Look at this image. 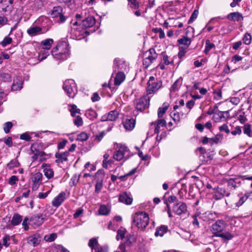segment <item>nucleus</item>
<instances>
[{"label":"nucleus","mask_w":252,"mask_h":252,"mask_svg":"<svg viewBox=\"0 0 252 252\" xmlns=\"http://www.w3.org/2000/svg\"><path fill=\"white\" fill-rule=\"evenodd\" d=\"M226 226V224L222 220H218L212 224L211 231L214 235L222 238L224 240H230L233 235L228 232H223Z\"/></svg>","instance_id":"obj_1"},{"label":"nucleus","mask_w":252,"mask_h":252,"mask_svg":"<svg viewBox=\"0 0 252 252\" xmlns=\"http://www.w3.org/2000/svg\"><path fill=\"white\" fill-rule=\"evenodd\" d=\"M66 42L59 43L51 51L52 56L57 60H65L69 57V50Z\"/></svg>","instance_id":"obj_2"},{"label":"nucleus","mask_w":252,"mask_h":252,"mask_svg":"<svg viewBox=\"0 0 252 252\" xmlns=\"http://www.w3.org/2000/svg\"><path fill=\"white\" fill-rule=\"evenodd\" d=\"M149 218L148 214L139 212L133 216V222L138 228L143 229L149 224Z\"/></svg>","instance_id":"obj_3"},{"label":"nucleus","mask_w":252,"mask_h":252,"mask_svg":"<svg viewBox=\"0 0 252 252\" xmlns=\"http://www.w3.org/2000/svg\"><path fill=\"white\" fill-rule=\"evenodd\" d=\"M161 80L156 79L154 76H151L148 82L147 92L148 94L155 93L162 86Z\"/></svg>","instance_id":"obj_4"},{"label":"nucleus","mask_w":252,"mask_h":252,"mask_svg":"<svg viewBox=\"0 0 252 252\" xmlns=\"http://www.w3.org/2000/svg\"><path fill=\"white\" fill-rule=\"evenodd\" d=\"M63 89L70 97H73L77 93L76 84L74 81L72 79L65 81L63 83Z\"/></svg>","instance_id":"obj_5"},{"label":"nucleus","mask_w":252,"mask_h":252,"mask_svg":"<svg viewBox=\"0 0 252 252\" xmlns=\"http://www.w3.org/2000/svg\"><path fill=\"white\" fill-rule=\"evenodd\" d=\"M143 61V64L145 68H148L149 65L155 61L158 58V54L153 48L150 49L147 51Z\"/></svg>","instance_id":"obj_6"},{"label":"nucleus","mask_w":252,"mask_h":252,"mask_svg":"<svg viewBox=\"0 0 252 252\" xmlns=\"http://www.w3.org/2000/svg\"><path fill=\"white\" fill-rule=\"evenodd\" d=\"M51 16L53 18H59L57 22L62 23L65 22L66 18L63 13V8L61 6L54 7L51 12Z\"/></svg>","instance_id":"obj_7"},{"label":"nucleus","mask_w":252,"mask_h":252,"mask_svg":"<svg viewBox=\"0 0 252 252\" xmlns=\"http://www.w3.org/2000/svg\"><path fill=\"white\" fill-rule=\"evenodd\" d=\"M129 153V150L127 147L124 145H121L119 150L114 152L113 154V158L118 161L126 158V157Z\"/></svg>","instance_id":"obj_8"},{"label":"nucleus","mask_w":252,"mask_h":252,"mask_svg":"<svg viewBox=\"0 0 252 252\" xmlns=\"http://www.w3.org/2000/svg\"><path fill=\"white\" fill-rule=\"evenodd\" d=\"M150 97L144 95L136 100V108L140 111L144 110L149 107Z\"/></svg>","instance_id":"obj_9"},{"label":"nucleus","mask_w":252,"mask_h":252,"mask_svg":"<svg viewBox=\"0 0 252 252\" xmlns=\"http://www.w3.org/2000/svg\"><path fill=\"white\" fill-rule=\"evenodd\" d=\"M230 117L229 111H217L214 113L212 120L216 123L225 121Z\"/></svg>","instance_id":"obj_10"},{"label":"nucleus","mask_w":252,"mask_h":252,"mask_svg":"<svg viewBox=\"0 0 252 252\" xmlns=\"http://www.w3.org/2000/svg\"><path fill=\"white\" fill-rule=\"evenodd\" d=\"M173 211L178 215L185 214L187 211V205L185 203L182 202L177 203L173 206Z\"/></svg>","instance_id":"obj_11"},{"label":"nucleus","mask_w":252,"mask_h":252,"mask_svg":"<svg viewBox=\"0 0 252 252\" xmlns=\"http://www.w3.org/2000/svg\"><path fill=\"white\" fill-rule=\"evenodd\" d=\"M242 180L239 178H230L227 180L228 189L231 190H235L241 186Z\"/></svg>","instance_id":"obj_12"},{"label":"nucleus","mask_w":252,"mask_h":252,"mask_svg":"<svg viewBox=\"0 0 252 252\" xmlns=\"http://www.w3.org/2000/svg\"><path fill=\"white\" fill-rule=\"evenodd\" d=\"M42 175L41 173L37 172L34 174L32 177L33 182L32 189L36 190L38 189L39 185L42 183Z\"/></svg>","instance_id":"obj_13"},{"label":"nucleus","mask_w":252,"mask_h":252,"mask_svg":"<svg viewBox=\"0 0 252 252\" xmlns=\"http://www.w3.org/2000/svg\"><path fill=\"white\" fill-rule=\"evenodd\" d=\"M65 195L66 194L64 192H61L54 198L52 202V205L56 207H59L65 200Z\"/></svg>","instance_id":"obj_14"},{"label":"nucleus","mask_w":252,"mask_h":252,"mask_svg":"<svg viewBox=\"0 0 252 252\" xmlns=\"http://www.w3.org/2000/svg\"><path fill=\"white\" fill-rule=\"evenodd\" d=\"M118 116L119 113L117 111H111L108 114L103 115L101 117V120L102 121H113L117 119V118L118 117Z\"/></svg>","instance_id":"obj_15"},{"label":"nucleus","mask_w":252,"mask_h":252,"mask_svg":"<svg viewBox=\"0 0 252 252\" xmlns=\"http://www.w3.org/2000/svg\"><path fill=\"white\" fill-rule=\"evenodd\" d=\"M227 19L233 22H239L243 20V16L238 12H232L226 16Z\"/></svg>","instance_id":"obj_16"},{"label":"nucleus","mask_w":252,"mask_h":252,"mask_svg":"<svg viewBox=\"0 0 252 252\" xmlns=\"http://www.w3.org/2000/svg\"><path fill=\"white\" fill-rule=\"evenodd\" d=\"M23 80L21 77H16L13 80V83L11 86L12 91H19L23 88Z\"/></svg>","instance_id":"obj_17"},{"label":"nucleus","mask_w":252,"mask_h":252,"mask_svg":"<svg viewBox=\"0 0 252 252\" xmlns=\"http://www.w3.org/2000/svg\"><path fill=\"white\" fill-rule=\"evenodd\" d=\"M41 241V237L39 234H34L29 236L28 238V243L29 245L35 247L38 245Z\"/></svg>","instance_id":"obj_18"},{"label":"nucleus","mask_w":252,"mask_h":252,"mask_svg":"<svg viewBox=\"0 0 252 252\" xmlns=\"http://www.w3.org/2000/svg\"><path fill=\"white\" fill-rule=\"evenodd\" d=\"M155 132L158 133L166 126V122L164 119H159L155 123Z\"/></svg>","instance_id":"obj_19"},{"label":"nucleus","mask_w":252,"mask_h":252,"mask_svg":"<svg viewBox=\"0 0 252 252\" xmlns=\"http://www.w3.org/2000/svg\"><path fill=\"white\" fill-rule=\"evenodd\" d=\"M69 154V152H65L63 153H57L55 154V157L57 158L56 162L57 163H63L64 161H67V158Z\"/></svg>","instance_id":"obj_20"},{"label":"nucleus","mask_w":252,"mask_h":252,"mask_svg":"<svg viewBox=\"0 0 252 252\" xmlns=\"http://www.w3.org/2000/svg\"><path fill=\"white\" fill-rule=\"evenodd\" d=\"M95 23V19L93 16H89L85 18L82 22V25L83 28H88L92 27Z\"/></svg>","instance_id":"obj_21"},{"label":"nucleus","mask_w":252,"mask_h":252,"mask_svg":"<svg viewBox=\"0 0 252 252\" xmlns=\"http://www.w3.org/2000/svg\"><path fill=\"white\" fill-rule=\"evenodd\" d=\"M44 220V218L42 215H36L33 216L30 221L33 224L39 226L43 223Z\"/></svg>","instance_id":"obj_22"},{"label":"nucleus","mask_w":252,"mask_h":252,"mask_svg":"<svg viewBox=\"0 0 252 252\" xmlns=\"http://www.w3.org/2000/svg\"><path fill=\"white\" fill-rule=\"evenodd\" d=\"M119 200L120 202L127 205L131 204L132 202V198L126 192H123L121 194L119 195Z\"/></svg>","instance_id":"obj_23"},{"label":"nucleus","mask_w":252,"mask_h":252,"mask_svg":"<svg viewBox=\"0 0 252 252\" xmlns=\"http://www.w3.org/2000/svg\"><path fill=\"white\" fill-rule=\"evenodd\" d=\"M42 28L38 26L31 27L27 30L28 34L31 36H34L42 33Z\"/></svg>","instance_id":"obj_24"},{"label":"nucleus","mask_w":252,"mask_h":252,"mask_svg":"<svg viewBox=\"0 0 252 252\" xmlns=\"http://www.w3.org/2000/svg\"><path fill=\"white\" fill-rule=\"evenodd\" d=\"M123 124L125 128L127 130H131L135 126V121L133 119H126Z\"/></svg>","instance_id":"obj_25"},{"label":"nucleus","mask_w":252,"mask_h":252,"mask_svg":"<svg viewBox=\"0 0 252 252\" xmlns=\"http://www.w3.org/2000/svg\"><path fill=\"white\" fill-rule=\"evenodd\" d=\"M168 230V227L166 225H162L159 227H158L155 233L156 237H162Z\"/></svg>","instance_id":"obj_26"},{"label":"nucleus","mask_w":252,"mask_h":252,"mask_svg":"<svg viewBox=\"0 0 252 252\" xmlns=\"http://www.w3.org/2000/svg\"><path fill=\"white\" fill-rule=\"evenodd\" d=\"M216 214L208 211L203 214L201 216L202 219L206 221H209L214 220L216 218Z\"/></svg>","instance_id":"obj_27"},{"label":"nucleus","mask_w":252,"mask_h":252,"mask_svg":"<svg viewBox=\"0 0 252 252\" xmlns=\"http://www.w3.org/2000/svg\"><path fill=\"white\" fill-rule=\"evenodd\" d=\"M177 42L179 44L184 45V48H188L190 45L191 40L190 38L187 36H183L182 38L179 39Z\"/></svg>","instance_id":"obj_28"},{"label":"nucleus","mask_w":252,"mask_h":252,"mask_svg":"<svg viewBox=\"0 0 252 252\" xmlns=\"http://www.w3.org/2000/svg\"><path fill=\"white\" fill-rule=\"evenodd\" d=\"M11 74L3 71H0V81L3 82H10L11 81Z\"/></svg>","instance_id":"obj_29"},{"label":"nucleus","mask_w":252,"mask_h":252,"mask_svg":"<svg viewBox=\"0 0 252 252\" xmlns=\"http://www.w3.org/2000/svg\"><path fill=\"white\" fill-rule=\"evenodd\" d=\"M53 43V40L48 38L41 41V46L43 50H49Z\"/></svg>","instance_id":"obj_30"},{"label":"nucleus","mask_w":252,"mask_h":252,"mask_svg":"<svg viewBox=\"0 0 252 252\" xmlns=\"http://www.w3.org/2000/svg\"><path fill=\"white\" fill-rule=\"evenodd\" d=\"M125 78V74L121 71L118 72L115 78V84L116 85H120L124 81Z\"/></svg>","instance_id":"obj_31"},{"label":"nucleus","mask_w":252,"mask_h":252,"mask_svg":"<svg viewBox=\"0 0 252 252\" xmlns=\"http://www.w3.org/2000/svg\"><path fill=\"white\" fill-rule=\"evenodd\" d=\"M44 164V163L42 165V167H45L43 170L44 175L48 179H51L53 177L54 172L49 166H47L46 165H45Z\"/></svg>","instance_id":"obj_32"},{"label":"nucleus","mask_w":252,"mask_h":252,"mask_svg":"<svg viewBox=\"0 0 252 252\" xmlns=\"http://www.w3.org/2000/svg\"><path fill=\"white\" fill-rule=\"evenodd\" d=\"M22 220V217L18 214H14L11 220V224L14 225H18Z\"/></svg>","instance_id":"obj_33"},{"label":"nucleus","mask_w":252,"mask_h":252,"mask_svg":"<svg viewBox=\"0 0 252 252\" xmlns=\"http://www.w3.org/2000/svg\"><path fill=\"white\" fill-rule=\"evenodd\" d=\"M222 138V135L221 134H218L216 135L214 137L210 138V143L211 145H213L214 144H218L219 142H221Z\"/></svg>","instance_id":"obj_34"},{"label":"nucleus","mask_w":252,"mask_h":252,"mask_svg":"<svg viewBox=\"0 0 252 252\" xmlns=\"http://www.w3.org/2000/svg\"><path fill=\"white\" fill-rule=\"evenodd\" d=\"M136 237L134 235H129L127 236L126 240L125 245L127 246H131L133 243L136 241Z\"/></svg>","instance_id":"obj_35"},{"label":"nucleus","mask_w":252,"mask_h":252,"mask_svg":"<svg viewBox=\"0 0 252 252\" xmlns=\"http://www.w3.org/2000/svg\"><path fill=\"white\" fill-rule=\"evenodd\" d=\"M205 45L206 46L204 52L206 54H208L211 49L215 47V44L211 43L209 39L206 40Z\"/></svg>","instance_id":"obj_36"},{"label":"nucleus","mask_w":252,"mask_h":252,"mask_svg":"<svg viewBox=\"0 0 252 252\" xmlns=\"http://www.w3.org/2000/svg\"><path fill=\"white\" fill-rule=\"evenodd\" d=\"M168 108L167 104L164 103L162 107H159L158 110V117L160 118L162 117L163 115L165 113Z\"/></svg>","instance_id":"obj_37"},{"label":"nucleus","mask_w":252,"mask_h":252,"mask_svg":"<svg viewBox=\"0 0 252 252\" xmlns=\"http://www.w3.org/2000/svg\"><path fill=\"white\" fill-rule=\"evenodd\" d=\"M89 246L92 249V251L94 249L98 248V244L97 240L95 238H92L89 240Z\"/></svg>","instance_id":"obj_38"},{"label":"nucleus","mask_w":252,"mask_h":252,"mask_svg":"<svg viewBox=\"0 0 252 252\" xmlns=\"http://www.w3.org/2000/svg\"><path fill=\"white\" fill-rule=\"evenodd\" d=\"M182 84V80L180 79H177L172 85L171 90L173 92L177 91L180 87Z\"/></svg>","instance_id":"obj_39"},{"label":"nucleus","mask_w":252,"mask_h":252,"mask_svg":"<svg viewBox=\"0 0 252 252\" xmlns=\"http://www.w3.org/2000/svg\"><path fill=\"white\" fill-rule=\"evenodd\" d=\"M123 65V62L120 59H116L114 60V68L115 71L119 69H122Z\"/></svg>","instance_id":"obj_40"},{"label":"nucleus","mask_w":252,"mask_h":252,"mask_svg":"<svg viewBox=\"0 0 252 252\" xmlns=\"http://www.w3.org/2000/svg\"><path fill=\"white\" fill-rule=\"evenodd\" d=\"M248 196L246 194L242 195L239 197V200L236 202L235 205L236 207H240L243 205V204L246 202L248 199Z\"/></svg>","instance_id":"obj_41"},{"label":"nucleus","mask_w":252,"mask_h":252,"mask_svg":"<svg viewBox=\"0 0 252 252\" xmlns=\"http://www.w3.org/2000/svg\"><path fill=\"white\" fill-rule=\"evenodd\" d=\"M49 55L48 50H41L39 54L38 59L41 61L45 59Z\"/></svg>","instance_id":"obj_42"},{"label":"nucleus","mask_w":252,"mask_h":252,"mask_svg":"<svg viewBox=\"0 0 252 252\" xmlns=\"http://www.w3.org/2000/svg\"><path fill=\"white\" fill-rule=\"evenodd\" d=\"M69 111L71 113V115L74 117L76 116V114H79L80 113V110L77 108V106L75 104L71 105Z\"/></svg>","instance_id":"obj_43"},{"label":"nucleus","mask_w":252,"mask_h":252,"mask_svg":"<svg viewBox=\"0 0 252 252\" xmlns=\"http://www.w3.org/2000/svg\"><path fill=\"white\" fill-rule=\"evenodd\" d=\"M88 135L87 133L82 132L77 135V140L79 141H85L88 139Z\"/></svg>","instance_id":"obj_44"},{"label":"nucleus","mask_w":252,"mask_h":252,"mask_svg":"<svg viewBox=\"0 0 252 252\" xmlns=\"http://www.w3.org/2000/svg\"><path fill=\"white\" fill-rule=\"evenodd\" d=\"M244 43L246 45H249L252 41V36L249 33H246L243 38Z\"/></svg>","instance_id":"obj_45"},{"label":"nucleus","mask_w":252,"mask_h":252,"mask_svg":"<svg viewBox=\"0 0 252 252\" xmlns=\"http://www.w3.org/2000/svg\"><path fill=\"white\" fill-rule=\"evenodd\" d=\"M20 165L18 160L14 159L11 160L7 165V167L9 169H12L14 167H18Z\"/></svg>","instance_id":"obj_46"},{"label":"nucleus","mask_w":252,"mask_h":252,"mask_svg":"<svg viewBox=\"0 0 252 252\" xmlns=\"http://www.w3.org/2000/svg\"><path fill=\"white\" fill-rule=\"evenodd\" d=\"M243 131L244 134L247 135L249 137L252 136L251 125L250 124H247L244 126Z\"/></svg>","instance_id":"obj_47"},{"label":"nucleus","mask_w":252,"mask_h":252,"mask_svg":"<svg viewBox=\"0 0 252 252\" xmlns=\"http://www.w3.org/2000/svg\"><path fill=\"white\" fill-rule=\"evenodd\" d=\"M161 63H163L165 65H169L173 63V60H169L168 56L166 54H163L162 56V59Z\"/></svg>","instance_id":"obj_48"},{"label":"nucleus","mask_w":252,"mask_h":252,"mask_svg":"<svg viewBox=\"0 0 252 252\" xmlns=\"http://www.w3.org/2000/svg\"><path fill=\"white\" fill-rule=\"evenodd\" d=\"M13 124L10 122L5 123L3 124V130L6 133H8L10 131V129L12 128Z\"/></svg>","instance_id":"obj_49"},{"label":"nucleus","mask_w":252,"mask_h":252,"mask_svg":"<svg viewBox=\"0 0 252 252\" xmlns=\"http://www.w3.org/2000/svg\"><path fill=\"white\" fill-rule=\"evenodd\" d=\"M199 12L197 10H194L191 15L188 21V24L193 22L197 17Z\"/></svg>","instance_id":"obj_50"},{"label":"nucleus","mask_w":252,"mask_h":252,"mask_svg":"<svg viewBox=\"0 0 252 252\" xmlns=\"http://www.w3.org/2000/svg\"><path fill=\"white\" fill-rule=\"evenodd\" d=\"M109 211L105 205H101L99 209V213L100 215H106L109 214Z\"/></svg>","instance_id":"obj_51"},{"label":"nucleus","mask_w":252,"mask_h":252,"mask_svg":"<svg viewBox=\"0 0 252 252\" xmlns=\"http://www.w3.org/2000/svg\"><path fill=\"white\" fill-rule=\"evenodd\" d=\"M12 39L11 37L6 36L4 38L3 40L1 42V45L3 47H5L8 44H10L12 42Z\"/></svg>","instance_id":"obj_52"},{"label":"nucleus","mask_w":252,"mask_h":252,"mask_svg":"<svg viewBox=\"0 0 252 252\" xmlns=\"http://www.w3.org/2000/svg\"><path fill=\"white\" fill-rule=\"evenodd\" d=\"M73 123L74 125L77 126H80L82 125L83 124V120L82 118L79 116H75V118L73 120Z\"/></svg>","instance_id":"obj_53"},{"label":"nucleus","mask_w":252,"mask_h":252,"mask_svg":"<svg viewBox=\"0 0 252 252\" xmlns=\"http://www.w3.org/2000/svg\"><path fill=\"white\" fill-rule=\"evenodd\" d=\"M171 117L172 119L176 122H179L180 121V115L177 112H172L171 113Z\"/></svg>","instance_id":"obj_54"},{"label":"nucleus","mask_w":252,"mask_h":252,"mask_svg":"<svg viewBox=\"0 0 252 252\" xmlns=\"http://www.w3.org/2000/svg\"><path fill=\"white\" fill-rule=\"evenodd\" d=\"M102 188V180H98L95 186V192L98 193Z\"/></svg>","instance_id":"obj_55"},{"label":"nucleus","mask_w":252,"mask_h":252,"mask_svg":"<svg viewBox=\"0 0 252 252\" xmlns=\"http://www.w3.org/2000/svg\"><path fill=\"white\" fill-rule=\"evenodd\" d=\"M218 192L223 196H229L230 192L222 188H218Z\"/></svg>","instance_id":"obj_56"},{"label":"nucleus","mask_w":252,"mask_h":252,"mask_svg":"<svg viewBox=\"0 0 252 252\" xmlns=\"http://www.w3.org/2000/svg\"><path fill=\"white\" fill-rule=\"evenodd\" d=\"M154 31L156 33H159V37L160 38H163L165 37L164 31L161 28H155L154 29Z\"/></svg>","instance_id":"obj_57"},{"label":"nucleus","mask_w":252,"mask_h":252,"mask_svg":"<svg viewBox=\"0 0 252 252\" xmlns=\"http://www.w3.org/2000/svg\"><path fill=\"white\" fill-rule=\"evenodd\" d=\"M125 235V231L123 230H118L117 231V235L116 236V239L119 240L120 239H123L124 238Z\"/></svg>","instance_id":"obj_58"},{"label":"nucleus","mask_w":252,"mask_h":252,"mask_svg":"<svg viewBox=\"0 0 252 252\" xmlns=\"http://www.w3.org/2000/svg\"><path fill=\"white\" fill-rule=\"evenodd\" d=\"M129 4L132 8H137L139 7V2L136 0H127Z\"/></svg>","instance_id":"obj_59"},{"label":"nucleus","mask_w":252,"mask_h":252,"mask_svg":"<svg viewBox=\"0 0 252 252\" xmlns=\"http://www.w3.org/2000/svg\"><path fill=\"white\" fill-rule=\"evenodd\" d=\"M187 48H184L183 47H180L179 52L178 53V57L179 58H181L185 56V54L187 52Z\"/></svg>","instance_id":"obj_60"},{"label":"nucleus","mask_w":252,"mask_h":252,"mask_svg":"<svg viewBox=\"0 0 252 252\" xmlns=\"http://www.w3.org/2000/svg\"><path fill=\"white\" fill-rule=\"evenodd\" d=\"M231 134L233 135H236L237 134L240 135L242 133V130L241 127L239 126H237L235 129L231 132Z\"/></svg>","instance_id":"obj_61"},{"label":"nucleus","mask_w":252,"mask_h":252,"mask_svg":"<svg viewBox=\"0 0 252 252\" xmlns=\"http://www.w3.org/2000/svg\"><path fill=\"white\" fill-rule=\"evenodd\" d=\"M220 131H224L226 133H229L230 132V130L228 128V127L227 125L223 124L221 126H220L219 128Z\"/></svg>","instance_id":"obj_62"},{"label":"nucleus","mask_w":252,"mask_h":252,"mask_svg":"<svg viewBox=\"0 0 252 252\" xmlns=\"http://www.w3.org/2000/svg\"><path fill=\"white\" fill-rule=\"evenodd\" d=\"M56 238V235L54 233L51 234L49 236H45V239L49 242H52L53 241L55 238Z\"/></svg>","instance_id":"obj_63"},{"label":"nucleus","mask_w":252,"mask_h":252,"mask_svg":"<svg viewBox=\"0 0 252 252\" xmlns=\"http://www.w3.org/2000/svg\"><path fill=\"white\" fill-rule=\"evenodd\" d=\"M10 240V237L9 235H5L3 237L2 239L3 244L6 247H7L9 245V243H8V241Z\"/></svg>","instance_id":"obj_64"}]
</instances>
